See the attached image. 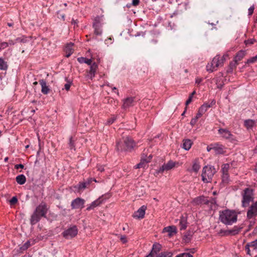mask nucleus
<instances>
[{
  "label": "nucleus",
  "instance_id": "1a4fd4ad",
  "mask_svg": "<svg viewBox=\"0 0 257 257\" xmlns=\"http://www.w3.org/2000/svg\"><path fill=\"white\" fill-rule=\"evenodd\" d=\"M191 203L194 205H199L203 204H209V201L204 196H200L195 198L191 201Z\"/></svg>",
  "mask_w": 257,
  "mask_h": 257
},
{
  "label": "nucleus",
  "instance_id": "5701e85b",
  "mask_svg": "<svg viewBox=\"0 0 257 257\" xmlns=\"http://www.w3.org/2000/svg\"><path fill=\"white\" fill-rule=\"evenodd\" d=\"M73 46V44L72 43H70L69 44H67L66 46V47L65 48V51L66 53V57H69L73 53V50L72 48Z\"/></svg>",
  "mask_w": 257,
  "mask_h": 257
},
{
  "label": "nucleus",
  "instance_id": "338daca9",
  "mask_svg": "<svg viewBox=\"0 0 257 257\" xmlns=\"http://www.w3.org/2000/svg\"><path fill=\"white\" fill-rule=\"evenodd\" d=\"M195 91H194L189 96H192V98L193 97V95L195 94Z\"/></svg>",
  "mask_w": 257,
  "mask_h": 257
},
{
  "label": "nucleus",
  "instance_id": "5fc2aeb1",
  "mask_svg": "<svg viewBox=\"0 0 257 257\" xmlns=\"http://www.w3.org/2000/svg\"><path fill=\"white\" fill-rule=\"evenodd\" d=\"M202 180L205 183L210 182L211 181V178H202Z\"/></svg>",
  "mask_w": 257,
  "mask_h": 257
},
{
  "label": "nucleus",
  "instance_id": "a19ab883",
  "mask_svg": "<svg viewBox=\"0 0 257 257\" xmlns=\"http://www.w3.org/2000/svg\"><path fill=\"white\" fill-rule=\"evenodd\" d=\"M208 201H209V204L210 203L211 205V208H213V207H214V208H215L216 206V199L212 198L211 200H208Z\"/></svg>",
  "mask_w": 257,
  "mask_h": 257
},
{
  "label": "nucleus",
  "instance_id": "774afa93",
  "mask_svg": "<svg viewBox=\"0 0 257 257\" xmlns=\"http://www.w3.org/2000/svg\"><path fill=\"white\" fill-rule=\"evenodd\" d=\"M8 25L9 27H12V26H13V23H8Z\"/></svg>",
  "mask_w": 257,
  "mask_h": 257
},
{
  "label": "nucleus",
  "instance_id": "7ed1b4c3",
  "mask_svg": "<svg viewBox=\"0 0 257 257\" xmlns=\"http://www.w3.org/2000/svg\"><path fill=\"white\" fill-rule=\"evenodd\" d=\"M47 208L45 204L41 203L37 206L31 216L30 221L32 224H35L39 222L42 217H45Z\"/></svg>",
  "mask_w": 257,
  "mask_h": 257
},
{
  "label": "nucleus",
  "instance_id": "37998d69",
  "mask_svg": "<svg viewBox=\"0 0 257 257\" xmlns=\"http://www.w3.org/2000/svg\"><path fill=\"white\" fill-rule=\"evenodd\" d=\"M18 202V199L16 196H14L10 200V202L11 204H15Z\"/></svg>",
  "mask_w": 257,
  "mask_h": 257
},
{
  "label": "nucleus",
  "instance_id": "f704fd0d",
  "mask_svg": "<svg viewBox=\"0 0 257 257\" xmlns=\"http://www.w3.org/2000/svg\"><path fill=\"white\" fill-rule=\"evenodd\" d=\"M89 184V183L87 182H81L79 183V184L77 185V188L78 190H81L82 189H85L87 185Z\"/></svg>",
  "mask_w": 257,
  "mask_h": 257
},
{
  "label": "nucleus",
  "instance_id": "49530a36",
  "mask_svg": "<svg viewBox=\"0 0 257 257\" xmlns=\"http://www.w3.org/2000/svg\"><path fill=\"white\" fill-rule=\"evenodd\" d=\"M115 119H116V117L115 116H113V117H111L110 119H109L107 120V124H112L114 121V120Z\"/></svg>",
  "mask_w": 257,
  "mask_h": 257
},
{
  "label": "nucleus",
  "instance_id": "4c0bfd02",
  "mask_svg": "<svg viewBox=\"0 0 257 257\" xmlns=\"http://www.w3.org/2000/svg\"><path fill=\"white\" fill-rule=\"evenodd\" d=\"M9 46V43L0 41V51Z\"/></svg>",
  "mask_w": 257,
  "mask_h": 257
},
{
  "label": "nucleus",
  "instance_id": "13d9d810",
  "mask_svg": "<svg viewBox=\"0 0 257 257\" xmlns=\"http://www.w3.org/2000/svg\"><path fill=\"white\" fill-rule=\"evenodd\" d=\"M254 40H247L245 43L246 44H252L254 43Z\"/></svg>",
  "mask_w": 257,
  "mask_h": 257
},
{
  "label": "nucleus",
  "instance_id": "4be33fe9",
  "mask_svg": "<svg viewBox=\"0 0 257 257\" xmlns=\"http://www.w3.org/2000/svg\"><path fill=\"white\" fill-rule=\"evenodd\" d=\"M255 124V121L253 119H248L244 121V125L247 130L251 129Z\"/></svg>",
  "mask_w": 257,
  "mask_h": 257
},
{
  "label": "nucleus",
  "instance_id": "2eb2a0df",
  "mask_svg": "<svg viewBox=\"0 0 257 257\" xmlns=\"http://www.w3.org/2000/svg\"><path fill=\"white\" fill-rule=\"evenodd\" d=\"M152 158V156L150 155L148 157H146L145 158H142L140 163L136 166V168H145L147 166L148 163L150 162Z\"/></svg>",
  "mask_w": 257,
  "mask_h": 257
},
{
  "label": "nucleus",
  "instance_id": "aec40b11",
  "mask_svg": "<svg viewBox=\"0 0 257 257\" xmlns=\"http://www.w3.org/2000/svg\"><path fill=\"white\" fill-rule=\"evenodd\" d=\"M201 165L198 158L195 159L192 162V170L197 173L200 169Z\"/></svg>",
  "mask_w": 257,
  "mask_h": 257
},
{
  "label": "nucleus",
  "instance_id": "cd10ccee",
  "mask_svg": "<svg viewBox=\"0 0 257 257\" xmlns=\"http://www.w3.org/2000/svg\"><path fill=\"white\" fill-rule=\"evenodd\" d=\"M245 52L244 51L241 50V51H239L237 53V54L236 55V56L234 58L235 61L237 62V61L241 60L243 58V57L245 56Z\"/></svg>",
  "mask_w": 257,
  "mask_h": 257
},
{
  "label": "nucleus",
  "instance_id": "412c9836",
  "mask_svg": "<svg viewBox=\"0 0 257 257\" xmlns=\"http://www.w3.org/2000/svg\"><path fill=\"white\" fill-rule=\"evenodd\" d=\"M40 84L41 85V91L44 94H47L49 91V88L47 85L46 81L44 79L40 80Z\"/></svg>",
  "mask_w": 257,
  "mask_h": 257
},
{
  "label": "nucleus",
  "instance_id": "9d476101",
  "mask_svg": "<svg viewBox=\"0 0 257 257\" xmlns=\"http://www.w3.org/2000/svg\"><path fill=\"white\" fill-rule=\"evenodd\" d=\"M218 133L225 139L229 140L231 141L235 140L233 136L231 134L230 132L227 129L220 128L218 130Z\"/></svg>",
  "mask_w": 257,
  "mask_h": 257
},
{
  "label": "nucleus",
  "instance_id": "6ab92c4d",
  "mask_svg": "<svg viewBox=\"0 0 257 257\" xmlns=\"http://www.w3.org/2000/svg\"><path fill=\"white\" fill-rule=\"evenodd\" d=\"M231 167H232V164H224L222 166V174L224 176H227L228 175V172L231 169Z\"/></svg>",
  "mask_w": 257,
  "mask_h": 257
},
{
  "label": "nucleus",
  "instance_id": "e2e57ef3",
  "mask_svg": "<svg viewBox=\"0 0 257 257\" xmlns=\"http://www.w3.org/2000/svg\"><path fill=\"white\" fill-rule=\"evenodd\" d=\"M15 41L16 42V43H17V42H24V41L23 40V39H21V38H17Z\"/></svg>",
  "mask_w": 257,
  "mask_h": 257
},
{
  "label": "nucleus",
  "instance_id": "6e6552de",
  "mask_svg": "<svg viewBox=\"0 0 257 257\" xmlns=\"http://www.w3.org/2000/svg\"><path fill=\"white\" fill-rule=\"evenodd\" d=\"M248 209L247 211V217L251 219L257 216V201L253 202L252 204L248 206Z\"/></svg>",
  "mask_w": 257,
  "mask_h": 257
},
{
  "label": "nucleus",
  "instance_id": "f03ea898",
  "mask_svg": "<svg viewBox=\"0 0 257 257\" xmlns=\"http://www.w3.org/2000/svg\"><path fill=\"white\" fill-rule=\"evenodd\" d=\"M242 197L241 206L247 207L249 206L250 203H253L254 199V190L251 188H246L241 193Z\"/></svg>",
  "mask_w": 257,
  "mask_h": 257
},
{
  "label": "nucleus",
  "instance_id": "bf43d9fd",
  "mask_svg": "<svg viewBox=\"0 0 257 257\" xmlns=\"http://www.w3.org/2000/svg\"><path fill=\"white\" fill-rule=\"evenodd\" d=\"M8 43H9V45H14L16 44V42L15 41H13L12 40H10L8 42H7Z\"/></svg>",
  "mask_w": 257,
  "mask_h": 257
},
{
  "label": "nucleus",
  "instance_id": "a878e982",
  "mask_svg": "<svg viewBox=\"0 0 257 257\" xmlns=\"http://www.w3.org/2000/svg\"><path fill=\"white\" fill-rule=\"evenodd\" d=\"M192 143L189 139L185 140L183 141V148L185 150H189L192 146Z\"/></svg>",
  "mask_w": 257,
  "mask_h": 257
},
{
  "label": "nucleus",
  "instance_id": "79ce46f5",
  "mask_svg": "<svg viewBox=\"0 0 257 257\" xmlns=\"http://www.w3.org/2000/svg\"><path fill=\"white\" fill-rule=\"evenodd\" d=\"M257 61V55L247 60V63H253Z\"/></svg>",
  "mask_w": 257,
  "mask_h": 257
},
{
  "label": "nucleus",
  "instance_id": "a18cd8bd",
  "mask_svg": "<svg viewBox=\"0 0 257 257\" xmlns=\"http://www.w3.org/2000/svg\"><path fill=\"white\" fill-rule=\"evenodd\" d=\"M198 118H196V117H193V118H192V119L191 120V121H190V124L192 125V126H193L194 125L196 122L198 120Z\"/></svg>",
  "mask_w": 257,
  "mask_h": 257
},
{
  "label": "nucleus",
  "instance_id": "c9c22d12",
  "mask_svg": "<svg viewBox=\"0 0 257 257\" xmlns=\"http://www.w3.org/2000/svg\"><path fill=\"white\" fill-rule=\"evenodd\" d=\"M16 181L18 184L23 185L26 182V178H16Z\"/></svg>",
  "mask_w": 257,
  "mask_h": 257
},
{
  "label": "nucleus",
  "instance_id": "20e7f679",
  "mask_svg": "<svg viewBox=\"0 0 257 257\" xmlns=\"http://www.w3.org/2000/svg\"><path fill=\"white\" fill-rule=\"evenodd\" d=\"M225 59V55L221 57L219 55H216L213 58L211 63H208L206 66L207 71L212 72L213 71L216 70L219 66L223 65Z\"/></svg>",
  "mask_w": 257,
  "mask_h": 257
},
{
  "label": "nucleus",
  "instance_id": "39448f33",
  "mask_svg": "<svg viewBox=\"0 0 257 257\" xmlns=\"http://www.w3.org/2000/svg\"><path fill=\"white\" fill-rule=\"evenodd\" d=\"M123 144L118 142L116 143V148L118 151H128L132 149L134 146L135 143L134 141L130 138L126 137L123 139Z\"/></svg>",
  "mask_w": 257,
  "mask_h": 257
},
{
  "label": "nucleus",
  "instance_id": "680f3d73",
  "mask_svg": "<svg viewBox=\"0 0 257 257\" xmlns=\"http://www.w3.org/2000/svg\"><path fill=\"white\" fill-rule=\"evenodd\" d=\"M112 90L113 92H114L115 93H116L118 95H119V92H118V91L117 90V89L115 87H113L112 88Z\"/></svg>",
  "mask_w": 257,
  "mask_h": 257
},
{
  "label": "nucleus",
  "instance_id": "f3484780",
  "mask_svg": "<svg viewBox=\"0 0 257 257\" xmlns=\"http://www.w3.org/2000/svg\"><path fill=\"white\" fill-rule=\"evenodd\" d=\"M163 232H167L168 235L171 237L176 233V228L175 226H169L163 229Z\"/></svg>",
  "mask_w": 257,
  "mask_h": 257
},
{
  "label": "nucleus",
  "instance_id": "864d4df0",
  "mask_svg": "<svg viewBox=\"0 0 257 257\" xmlns=\"http://www.w3.org/2000/svg\"><path fill=\"white\" fill-rule=\"evenodd\" d=\"M24 167V166L22 164H17L15 166V168L17 170H18L19 169H23Z\"/></svg>",
  "mask_w": 257,
  "mask_h": 257
},
{
  "label": "nucleus",
  "instance_id": "f257e3e1",
  "mask_svg": "<svg viewBox=\"0 0 257 257\" xmlns=\"http://www.w3.org/2000/svg\"><path fill=\"white\" fill-rule=\"evenodd\" d=\"M237 215L234 211L225 210L220 211L219 220L226 225H231L237 221Z\"/></svg>",
  "mask_w": 257,
  "mask_h": 257
},
{
  "label": "nucleus",
  "instance_id": "bb28decb",
  "mask_svg": "<svg viewBox=\"0 0 257 257\" xmlns=\"http://www.w3.org/2000/svg\"><path fill=\"white\" fill-rule=\"evenodd\" d=\"M93 27L94 29V33L96 35H101L102 33V30L100 28L98 23H95L93 25Z\"/></svg>",
  "mask_w": 257,
  "mask_h": 257
},
{
  "label": "nucleus",
  "instance_id": "393cba45",
  "mask_svg": "<svg viewBox=\"0 0 257 257\" xmlns=\"http://www.w3.org/2000/svg\"><path fill=\"white\" fill-rule=\"evenodd\" d=\"M77 61L80 63H86L88 65H90L92 64L91 59H87L83 57L78 58Z\"/></svg>",
  "mask_w": 257,
  "mask_h": 257
},
{
  "label": "nucleus",
  "instance_id": "72a5a7b5",
  "mask_svg": "<svg viewBox=\"0 0 257 257\" xmlns=\"http://www.w3.org/2000/svg\"><path fill=\"white\" fill-rule=\"evenodd\" d=\"M212 149H214L218 153L221 154L223 153L222 149L221 148H219L218 149H217L216 147H213L211 148L209 146L207 147V151L208 152H210Z\"/></svg>",
  "mask_w": 257,
  "mask_h": 257
},
{
  "label": "nucleus",
  "instance_id": "0e129e2a",
  "mask_svg": "<svg viewBox=\"0 0 257 257\" xmlns=\"http://www.w3.org/2000/svg\"><path fill=\"white\" fill-rule=\"evenodd\" d=\"M98 169L101 172H102L104 170V168L102 166H100L98 167Z\"/></svg>",
  "mask_w": 257,
  "mask_h": 257
},
{
  "label": "nucleus",
  "instance_id": "9b49d317",
  "mask_svg": "<svg viewBox=\"0 0 257 257\" xmlns=\"http://www.w3.org/2000/svg\"><path fill=\"white\" fill-rule=\"evenodd\" d=\"M85 201L80 198H77L71 202V207L73 209L82 208L84 207Z\"/></svg>",
  "mask_w": 257,
  "mask_h": 257
},
{
  "label": "nucleus",
  "instance_id": "7c9ffc66",
  "mask_svg": "<svg viewBox=\"0 0 257 257\" xmlns=\"http://www.w3.org/2000/svg\"><path fill=\"white\" fill-rule=\"evenodd\" d=\"M173 253L171 251H164L159 253L156 257H172Z\"/></svg>",
  "mask_w": 257,
  "mask_h": 257
},
{
  "label": "nucleus",
  "instance_id": "473e14b6",
  "mask_svg": "<svg viewBox=\"0 0 257 257\" xmlns=\"http://www.w3.org/2000/svg\"><path fill=\"white\" fill-rule=\"evenodd\" d=\"M180 229H185L186 227V220L182 217L180 221Z\"/></svg>",
  "mask_w": 257,
  "mask_h": 257
},
{
  "label": "nucleus",
  "instance_id": "a211bd4d",
  "mask_svg": "<svg viewBox=\"0 0 257 257\" xmlns=\"http://www.w3.org/2000/svg\"><path fill=\"white\" fill-rule=\"evenodd\" d=\"M215 104V101L214 100H211L210 102H205L199 108L202 112L205 113L209 108L212 107Z\"/></svg>",
  "mask_w": 257,
  "mask_h": 257
},
{
  "label": "nucleus",
  "instance_id": "b1692460",
  "mask_svg": "<svg viewBox=\"0 0 257 257\" xmlns=\"http://www.w3.org/2000/svg\"><path fill=\"white\" fill-rule=\"evenodd\" d=\"M102 203L101 197H99L98 199L94 201L91 203L89 207L87 208V210H90L99 205Z\"/></svg>",
  "mask_w": 257,
  "mask_h": 257
},
{
  "label": "nucleus",
  "instance_id": "423d86ee",
  "mask_svg": "<svg viewBox=\"0 0 257 257\" xmlns=\"http://www.w3.org/2000/svg\"><path fill=\"white\" fill-rule=\"evenodd\" d=\"M216 172V169L213 166H205L202 170L201 177H212Z\"/></svg>",
  "mask_w": 257,
  "mask_h": 257
},
{
  "label": "nucleus",
  "instance_id": "de8ad7c7",
  "mask_svg": "<svg viewBox=\"0 0 257 257\" xmlns=\"http://www.w3.org/2000/svg\"><path fill=\"white\" fill-rule=\"evenodd\" d=\"M254 8L253 6L250 7L248 9V14L249 16H250V15H251L253 14V11H254Z\"/></svg>",
  "mask_w": 257,
  "mask_h": 257
},
{
  "label": "nucleus",
  "instance_id": "4d7b16f0",
  "mask_svg": "<svg viewBox=\"0 0 257 257\" xmlns=\"http://www.w3.org/2000/svg\"><path fill=\"white\" fill-rule=\"evenodd\" d=\"M192 100V96H189L188 99L187 100L186 102V105H188Z\"/></svg>",
  "mask_w": 257,
  "mask_h": 257
},
{
  "label": "nucleus",
  "instance_id": "dca6fc26",
  "mask_svg": "<svg viewBox=\"0 0 257 257\" xmlns=\"http://www.w3.org/2000/svg\"><path fill=\"white\" fill-rule=\"evenodd\" d=\"M90 66V70L87 74V77L92 79L95 76V72L97 69L98 66L95 62L93 63Z\"/></svg>",
  "mask_w": 257,
  "mask_h": 257
},
{
  "label": "nucleus",
  "instance_id": "603ef678",
  "mask_svg": "<svg viewBox=\"0 0 257 257\" xmlns=\"http://www.w3.org/2000/svg\"><path fill=\"white\" fill-rule=\"evenodd\" d=\"M249 247L250 246L248 245V244H247L245 246V250L246 251V253L247 254H249V255H251L250 252V249H249Z\"/></svg>",
  "mask_w": 257,
  "mask_h": 257
},
{
  "label": "nucleus",
  "instance_id": "3c124183",
  "mask_svg": "<svg viewBox=\"0 0 257 257\" xmlns=\"http://www.w3.org/2000/svg\"><path fill=\"white\" fill-rule=\"evenodd\" d=\"M204 113V112H202V111H201V110L199 108V110H198V113H197L196 115V117L198 119L199 118H200Z\"/></svg>",
  "mask_w": 257,
  "mask_h": 257
},
{
  "label": "nucleus",
  "instance_id": "052dcab7",
  "mask_svg": "<svg viewBox=\"0 0 257 257\" xmlns=\"http://www.w3.org/2000/svg\"><path fill=\"white\" fill-rule=\"evenodd\" d=\"M155 254L151 251L149 254L145 256V257H154Z\"/></svg>",
  "mask_w": 257,
  "mask_h": 257
},
{
  "label": "nucleus",
  "instance_id": "2f4dec72",
  "mask_svg": "<svg viewBox=\"0 0 257 257\" xmlns=\"http://www.w3.org/2000/svg\"><path fill=\"white\" fill-rule=\"evenodd\" d=\"M8 65L7 62L4 59L0 58V69L5 70L7 69Z\"/></svg>",
  "mask_w": 257,
  "mask_h": 257
},
{
  "label": "nucleus",
  "instance_id": "c03bdc74",
  "mask_svg": "<svg viewBox=\"0 0 257 257\" xmlns=\"http://www.w3.org/2000/svg\"><path fill=\"white\" fill-rule=\"evenodd\" d=\"M69 146L71 150L74 149V146L72 141V137H71L69 139Z\"/></svg>",
  "mask_w": 257,
  "mask_h": 257
},
{
  "label": "nucleus",
  "instance_id": "ea45409f",
  "mask_svg": "<svg viewBox=\"0 0 257 257\" xmlns=\"http://www.w3.org/2000/svg\"><path fill=\"white\" fill-rule=\"evenodd\" d=\"M176 257H193L191 254L189 253H182L178 254Z\"/></svg>",
  "mask_w": 257,
  "mask_h": 257
},
{
  "label": "nucleus",
  "instance_id": "4468645a",
  "mask_svg": "<svg viewBox=\"0 0 257 257\" xmlns=\"http://www.w3.org/2000/svg\"><path fill=\"white\" fill-rule=\"evenodd\" d=\"M147 209V207L145 205L142 206L141 207H140L137 211H136L133 216L134 218H144L145 214V211Z\"/></svg>",
  "mask_w": 257,
  "mask_h": 257
},
{
  "label": "nucleus",
  "instance_id": "ddd939ff",
  "mask_svg": "<svg viewBox=\"0 0 257 257\" xmlns=\"http://www.w3.org/2000/svg\"><path fill=\"white\" fill-rule=\"evenodd\" d=\"M135 103V97H130L123 100L122 108L126 109L134 105Z\"/></svg>",
  "mask_w": 257,
  "mask_h": 257
},
{
  "label": "nucleus",
  "instance_id": "0eeeda50",
  "mask_svg": "<svg viewBox=\"0 0 257 257\" xmlns=\"http://www.w3.org/2000/svg\"><path fill=\"white\" fill-rule=\"evenodd\" d=\"M78 233V229L76 226L70 227L63 232V236L66 239H70L75 236Z\"/></svg>",
  "mask_w": 257,
  "mask_h": 257
},
{
  "label": "nucleus",
  "instance_id": "6e6d98bb",
  "mask_svg": "<svg viewBox=\"0 0 257 257\" xmlns=\"http://www.w3.org/2000/svg\"><path fill=\"white\" fill-rule=\"evenodd\" d=\"M140 0H133L132 5L134 6H136L139 5Z\"/></svg>",
  "mask_w": 257,
  "mask_h": 257
},
{
  "label": "nucleus",
  "instance_id": "09e8293b",
  "mask_svg": "<svg viewBox=\"0 0 257 257\" xmlns=\"http://www.w3.org/2000/svg\"><path fill=\"white\" fill-rule=\"evenodd\" d=\"M71 84V82H69V81L66 84H65L64 88L67 91L69 90L70 89Z\"/></svg>",
  "mask_w": 257,
  "mask_h": 257
},
{
  "label": "nucleus",
  "instance_id": "f8f14e48",
  "mask_svg": "<svg viewBox=\"0 0 257 257\" xmlns=\"http://www.w3.org/2000/svg\"><path fill=\"white\" fill-rule=\"evenodd\" d=\"M176 165V162L170 160L167 163H164L162 166L160 168L159 172H165L168 171L175 167Z\"/></svg>",
  "mask_w": 257,
  "mask_h": 257
},
{
  "label": "nucleus",
  "instance_id": "58836bf2",
  "mask_svg": "<svg viewBox=\"0 0 257 257\" xmlns=\"http://www.w3.org/2000/svg\"><path fill=\"white\" fill-rule=\"evenodd\" d=\"M250 247H253L254 249L257 248V240L247 243Z\"/></svg>",
  "mask_w": 257,
  "mask_h": 257
},
{
  "label": "nucleus",
  "instance_id": "8fccbe9b",
  "mask_svg": "<svg viewBox=\"0 0 257 257\" xmlns=\"http://www.w3.org/2000/svg\"><path fill=\"white\" fill-rule=\"evenodd\" d=\"M120 240L123 243H125L127 242L126 237V236L125 235H121L120 237Z\"/></svg>",
  "mask_w": 257,
  "mask_h": 257
},
{
  "label": "nucleus",
  "instance_id": "c756f323",
  "mask_svg": "<svg viewBox=\"0 0 257 257\" xmlns=\"http://www.w3.org/2000/svg\"><path fill=\"white\" fill-rule=\"evenodd\" d=\"M161 249V245L159 243H155L153 245L152 251L155 254H157Z\"/></svg>",
  "mask_w": 257,
  "mask_h": 257
},
{
  "label": "nucleus",
  "instance_id": "69168bd1",
  "mask_svg": "<svg viewBox=\"0 0 257 257\" xmlns=\"http://www.w3.org/2000/svg\"><path fill=\"white\" fill-rule=\"evenodd\" d=\"M201 81V79H197L196 80V83H200Z\"/></svg>",
  "mask_w": 257,
  "mask_h": 257
},
{
  "label": "nucleus",
  "instance_id": "c85d7f7f",
  "mask_svg": "<svg viewBox=\"0 0 257 257\" xmlns=\"http://www.w3.org/2000/svg\"><path fill=\"white\" fill-rule=\"evenodd\" d=\"M34 240H28L25 242L22 247H20L21 250H25L28 249L30 246L34 244Z\"/></svg>",
  "mask_w": 257,
  "mask_h": 257
},
{
  "label": "nucleus",
  "instance_id": "e433bc0d",
  "mask_svg": "<svg viewBox=\"0 0 257 257\" xmlns=\"http://www.w3.org/2000/svg\"><path fill=\"white\" fill-rule=\"evenodd\" d=\"M240 230V228H239L237 226H235L234 227L233 229L229 231V232H230V233H231L232 234L235 235V234H236L238 233V232H239Z\"/></svg>",
  "mask_w": 257,
  "mask_h": 257
}]
</instances>
